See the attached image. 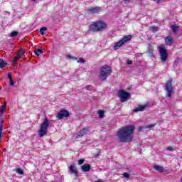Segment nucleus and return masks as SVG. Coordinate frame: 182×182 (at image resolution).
Instances as JSON below:
<instances>
[{
  "instance_id": "nucleus-7",
  "label": "nucleus",
  "mask_w": 182,
  "mask_h": 182,
  "mask_svg": "<svg viewBox=\"0 0 182 182\" xmlns=\"http://www.w3.org/2000/svg\"><path fill=\"white\" fill-rule=\"evenodd\" d=\"M165 90L166 92V97H171L173 92H174V87H173V80H169L165 83Z\"/></svg>"
},
{
  "instance_id": "nucleus-8",
  "label": "nucleus",
  "mask_w": 182,
  "mask_h": 182,
  "mask_svg": "<svg viewBox=\"0 0 182 182\" xmlns=\"http://www.w3.org/2000/svg\"><path fill=\"white\" fill-rule=\"evenodd\" d=\"M118 96L122 102V103H124V102H126V100H127V99H130V97H132V96L130 95V93L121 90L118 92Z\"/></svg>"
},
{
  "instance_id": "nucleus-43",
  "label": "nucleus",
  "mask_w": 182,
  "mask_h": 182,
  "mask_svg": "<svg viewBox=\"0 0 182 182\" xmlns=\"http://www.w3.org/2000/svg\"><path fill=\"white\" fill-rule=\"evenodd\" d=\"M95 182H103V181L98 180V181H95Z\"/></svg>"
},
{
  "instance_id": "nucleus-13",
  "label": "nucleus",
  "mask_w": 182,
  "mask_h": 182,
  "mask_svg": "<svg viewBox=\"0 0 182 182\" xmlns=\"http://www.w3.org/2000/svg\"><path fill=\"white\" fill-rule=\"evenodd\" d=\"M173 42H174V40L171 36H168L165 38V43L168 46H171V45H173Z\"/></svg>"
},
{
  "instance_id": "nucleus-3",
  "label": "nucleus",
  "mask_w": 182,
  "mask_h": 182,
  "mask_svg": "<svg viewBox=\"0 0 182 182\" xmlns=\"http://www.w3.org/2000/svg\"><path fill=\"white\" fill-rule=\"evenodd\" d=\"M112 68L109 65H105L100 68V79L105 82L110 75H112Z\"/></svg>"
},
{
  "instance_id": "nucleus-23",
  "label": "nucleus",
  "mask_w": 182,
  "mask_h": 182,
  "mask_svg": "<svg viewBox=\"0 0 182 182\" xmlns=\"http://www.w3.org/2000/svg\"><path fill=\"white\" fill-rule=\"evenodd\" d=\"M45 31H48L47 27H42L40 28V33H41V35H45Z\"/></svg>"
},
{
  "instance_id": "nucleus-14",
  "label": "nucleus",
  "mask_w": 182,
  "mask_h": 182,
  "mask_svg": "<svg viewBox=\"0 0 182 182\" xmlns=\"http://www.w3.org/2000/svg\"><path fill=\"white\" fill-rule=\"evenodd\" d=\"M147 107V104H145L144 105H138L136 109L133 110L134 113H137V112H143L146 109V107Z\"/></svg>"
},
{
  "instance_id": "nucleus-39",
  "label": "nucleus",
  "mask_w": 182,
  "mask_h": 182,
  "mask_svg": "<svg viewBox=\"0 0 182 182\" xmlns=\"http://www.w3.org/2000/svg\"><path fill=\"white\" fill-rule=\"evenodd\" d=\"M14 60L16 62L17 60H19V58L15 55Z\"/></svg>"
},
{
  "instance_id": "nucleus-22",
  "label": "nucleus",
  "mask_w": 182,
  "mask_h": 182,
  "mask_svg": "<svg viewBox=\"0 0 182 182\" xmlns=\"http://www.w3.org/2000/svg\"><path fill=\"white\" fill-rule=\"evenodd\" d=\"M97 114H98L100 119H102V117H103V116H105V111L100 109L97 111Z\"/></svg>"
},
{
  "instance_id": "nucleus-24",
  "label": "nucleus",
  "mask_w": 182,
  "mask_h": 182,
  "mask_svg": "<svg viewBox=\"0 0 182 182\" xmlns=\"http://www.w3.org/2000/svg\"><path fill=\"white\" fill-rule=\"evenodd\" d=\"M18 31H13L10 33V36L11 38H16V36H18Z\"/></svg>"
},
{
  "instance_id": "nucleus-35",
  "label": "nucleus",
  "mask_w": 182,
  "mask_h": 182,
  "mask_svg": "<svg viewBox=\"0 0 182 182\" xmlns=\"http://www.w3.org/2000/svg\"><path fill=\"white\" fill-rule=\"evenodd\" d=\"M144 129V127H139V132H143Z\"/></svg>"
},
{
  "instance_id": "nucleus-17",
  "label": "nucleus",
  "mask_w": 182,
  "mask_h": 182,
  "mask_svg": "<svg viewBox=\"0 0 182 182\" xmlns=\"http://www.w3.org/2000/svg\"><path fill=\"white\" fill-rule=\"evenodd\" d=\"M153 168L154 170H156V171H159V173H163V171H164V167L161 166L155 165L154 166Z\"/></svg>"
},
{
  "instance_id": "nucleus-5",
  "label": "nucleus",
  "mask_w": 182,
  "mask_h": 182,
  "mask_svg": "<svg viewBox=\"0 0 182 182\" xmlns=\"http://www.w3.org/2000/svg\"><path fill=\"white\" fill-rule=\"evenodd\" d=\"M50 124V123L48 118H45L38 130V136L40 137H43V136H46L48 134V127H49Z\"/></svg>"
},
{
  "instance_id": "nucleus-16",
  "label": "nucleus",
  "mask_w": 182,
  "mask_h": 182,
  "mask_svg": "<svg viewBox=\"0 0 182 182\" xmlns=\"http://www.w3.org/2000/svg\"><path fill=\"white\" fill-rule=\"evenodd\" d=\"M23 55H26L25 51H23V48H19V51L17 53V54L16 55V56L18 59H21V58H22V56H23Z\"/></svg>"
},
{
  "instance_id": "nucleus-12",
  "label": "nucleus",
  "mask_w": 182,
  "mask_h": 182,
  "mask_svg": "<svg viewBox=\"0 0 182 182\" xmlns=\"http://www.w3.org/2000/svg\"><path fill=\"white\" fill-rule=\"evenodd\" d=\"M88 131L89 129L87 128H82L78 132V134H77L76 139H80V137H83V136H85V134H86Z\"/></svg>"
},
{
  "instance_id": "nucleus-32",
  "label": "nucleus",
  "mask_w": 182,
  "mask_h": 182,
  "mask_svg": "<svg viewBox=\"0 0 182 182\" xmlns=\"http://www.w3.org/2000/svg\"><path fill=\"white\" fill-rule=\"evenodd\" d=\"M93 156H94V157H97V156H100V151H97V154H94Z\"/></svg>"
},
{
  "instance_id": "nucleus-44",
  "label": "nucleus",
  "mask_w": 182,
  "mask_h": 182,
  "mask_svg": "<svg viewBox=\"0 0 182 182\" xmlns=\"http://www.w3.org/2000/svg\"><path fill=\"white\" fill-rule=\"evenodd\" d=\"M32 1H36V0H32Z\"/></svg>"
},
{
  "instance_id": "nucleus-29",
  "label": "nucleus",
  "mask_w": 182,
  "mask_h": 182,
  "mask_svg": "<svg viewBox=\"0 0 182 182\" xmlns=\"http://www.w3.org/2000/svg\"><path fill=\"white\" fill-rule=\"evenodd\" d=\"M151 32H156V31H157V27H156V26H152V27H151Z\"/></svg>"
},
{
  "instance_id": "nucleus-18",
  "label": "nucleus",
  "mask_w": 182,
  "mask_h": 182,
  "mask_svg": "<svg viewBox=\"0 0 182 182\" xmlns=\"http://www.w3.org/2000/svg\"><path fill=\"white\" fill-rule=\"evenodd\" d=\"M4 105L0 107V113L1 114H4V113H6V102H4Z\"/></svg>"
},
{
  "instance_id": "nucleus-6",
  "label": "nucleus",
  "mask_w": 182,
  "mask_h": 182,
  "mask_svg": "<svg viewBox=\"0 0 182 182\" xmlns=\"http://www.w3.org/2000/svg\"><path fill=\"white\" fill-rule=\"evenodd\" d=\"M157 49H159L161 61L167 62V59H168V54L167 53V49L166 48V46H164V44L157 46Z\"/></svg>"
},
{
  "instance_id": "nucleus-26",
  "label": "nucleus",
  "mask_w": 182,
  "mask_h": 182,
  "mask_svg": "<svg viewBox=\"0 0 182 182\" xmlns=\"http://www.w3.org/2000/svg\"><path fill=\"white\" fill-rule=\"evenodd\" d=\"M177 26H176V25H173L172 26V31L174 33H176V32H177Z\"/></svg>"
},
{
  "instance_id": "nucleus-40",
  "label": "nucleus",
  "mask_w": 182,
  "mask_h": 182,
  "mask_svg": "<svg viewBox=\"0 0 182 182\" xmlns=\"http://www.w3.org/2000/svg\"><path fill=\"white\" fill-rule=\"evenodd\" d=\"M12 65H14V66H16V61H15V60H13Z\"/></svg>"
},
{
  "instance_id": "nucleus-41",
  "label": "nucleus",
  "mask_w": 182,
  "mask_h": 182,
  "mask_svg": "<svg viewBox=\"0 0 182 182\" xmlns=\"http://www.w3.org/2000/svg\"><path fill=\"white\" fill-rule=\"evenodd\" d=\"M72 60L75 62V61L77 60V58L73 57Z\"/></svg>"
},
{
  "instance_id": "nucleus-1",
  "label": "nucleus",
  "mask_w": 182,
  "mask_h": 182,
  "mask_svg": "<svg viewBox=\"0 0 182 182\" xmlns=\"http://www.w3.org/2000/svg\"><path fill=\"white\" fill-rule=\"evenodd\" d=\"M136 130V127L129 124L119 128L117 132V136L120 143H130L133 141V134Z\"/></svg>"
},
{
  "instance_id": "nucleus-20",
  "label": "nucleus",
  "mask_w": 182,
  "mask_h": 182,
  "mask_svg": "<svg viewBox=\"0 0 182 182\" xmlns=\"http://www.w3.org/2000/svg\"><path fill=\"white\" fill-rule=\"evenodd\" d=\"M16 173L18 174L19 176H23V170H22L21 168H16L15 169Z\"/></svg>"
},
{
  "instance_id": "nucleus-25",
  "label": "nucleus",
  "mask_w": 182,
  "mask_h": 182,
  "mask_svg": "<svg viewBox=\"0 0 182 182\" xmlns=\"http://www.w3.org/2000/svg\"><path fill=\"white\" fill-rule=\"evenodd\" d=\"M122 176L125 178H130V174H129L127 172H124L122 173Z\"/></svg>"
},
{
  "instance_id": "nucleus-2",
  "label": "nucleus",
  "mask_w": 182,
  "mask_h": 182,
  "mask_svg": "<svg viewBox=\"0 0 182 182\" xmlns=\"http://www.w3.org/2000/svg\"><path fill=\"white\" fill-rule=\"evenodd\" d=\"M107 28V23L102 20L92 22L88 27V32H103Z\"/></svg>"
},
{
  "instance_id": "nucleus-42",
  "label": "nucleus",
  "mask_w": 182,
  "mask_h": 182,
  "mask_svg": "<svg viewBox=\"0 0 182 182\" xmlns=\"http://www.w3.org/2000/svg\"><path fill=\"white\" fill-rule=\"evenodd\" d=\"M160 2H164V0H157V3H160Z\"/></svg>"
},
{
  "instance_id": "nucleus-27",
  "label": "nucleus",
  "mask_w": 182,
  "mask_h": 182,
  "mask_svg": "<svg viewBox=\"0 0 182 182\" xmlns=\"http://www.w3.org/2000/svg\"><path fill=\"white\" fill-rule=\"evenodd\" d=\"M155 126H156V124H150V125L144 127V129H153V127H154Z\"/></svg>"
},
{
  "instance_id": "nucleus-10",
  "label": "nucleus",
  "mask_w": 182,
  "mask_h": 182,
  "mask_svg": "<svg viewBox=\"0 0 182 182\" xmlns=\"http://www.w3.org/2000/svg\"><path fill=\"white\" fill-rule=\"evenodd\" d=\"M102 11V8L99 6L95 7H91L89 8L87 11V14H90V15H96V14H99Z\"/></svg>"
},
{
  "instance_id": "nucleus-33",
  "label": "nucleus",
  "mask_w": 182,
  "mask_h": 182,
  "mask_svg": "<svg viewBox=\"0 0 182 182\" xmlns=\"http://www.w3.org/2000/svg\"><path fill=\"white\" fill-rule=\"evenodd\" d=\"M7 77H8V79H9V80H12V75H11V73H9L7 75Z\"/></svg>"
},
{
  "instance_id": "nucleus-37",
  "label": "nucleus",
  "mask_w": 182,
  "mask_h": 182,
  "mask_svg": "<svg viewBox=\"0 0 182 182\" xmlns=\"http://www.w3.org/2000/svg\"><path fill=\"white\" fill-rule=\"evenodd\" d=\"M127 65H132V63H133V61L128 60L127 61Z\"/></svg>"
},
{
  "instance_id": "nucleus-4",
  "label": "nucleus",
  "mask_w": 182,
  "mask_h": 182,
  "mask_svg": "<svg viewBox=\"0 0 182 182\" xmlns=\"http://www.w3.org/2000/svg\"><path fill=\"white\" fill-rule=\"evenodd\" d=\"M132 38H133L132 35H127L124 36L119 41L115 42L113 46L114 50H117V49H120V48H122V46H123L124 43L132 41Z\"/></svg>"
},
{
  "instance_id": "nucleus-36",
  "label": "nucleus",
  "mask_w": 182,
  "mask_h": 182,
  "mask_svg": "<svg viewBox=\"0 0 182 182\" xmlns=\"http://www.w3.org/2000/svg\"><path fill=\"white\" fill-rule=\"evenodd\" d=\"M67 59H73V56H72L71 55H67Z\"/></svg>"
},
{
  "instance_id": "nucleus-30",
  "label": "nucleus",
  "mask_w": 182,
  "mask_h": 182,
  "mask_svg": "<svg viewBox=\"0 0 182 182\" xmlns=\"http://www.w3.org/2000/svg\"><path fill=\"white\" fill-rule=\"evenodd\" d=\"M9 85L10 86H15V82L12 79L9 80Z\"/></svg>"
},
{
  "instance_id": "nucleus-11",
  "label": "nucleus",
  "mask_w": 182,
  "mask_h": 182,
  "mask_svg": "<svg viewBox=\"0 0 182 182\" xmlns=\"http://www.w3.org/2000/svg\"><path fill=\"white\" fill-rule=\"evenodd\" d=\"M69 171L74 174L75 177H77L79 176V171L77 170V168L75 166V164H71L69 168Z\"/></svg>"
},
{
  "instance_id": "nucleus-28",
  "label": "nucleus",
  "mask_w": 182,
  "mask_h": 182,
  "mask_svg": "<svg viewBox=\"0 0 182 182\" xmlns=\"http://www.w3.org/2000/svg\"><path fill=\"white\" fill-rule=\"evenodd\" d=\"M83 163H85V159L78 160V165L79 166H82V164H83Z\"/></svg>"
},
{
  "instance_id": "nucleus-34",
  "label": "nucleus",
  "mask_w": 182,
  "mask_h": 182,
  "mask_svg": "<svg viewBox=\"0 0 182 182\" xmlns=\"http://www.w3.org/2000/svg\"><path fill=\"white\" fill-rule=\"evenodd\" d=\"M167 150H168L169 151H173L174 149H173V147L171 146H168Z\"/></svg>"
},
{
  "instance_id": "nucleus-38",
  "label": "nucleus",
  "mask_w": 182,
  "mask_h": 182,
  "mask_svg": "<svg viewBox=\"0 0 182 182\" xmlns=\"http://www.w3.org/2000/svg\"><path fill=\"white\" fill-rule=\"evenodd\" d=\"M123 1V2H124V4H127V2H130V1H132V0H122Z\"/></svg>"
},
{
  "instance_id": "nucleus-9",
  "label": "nucleus",
  "mask_w": 182,
  "mask_h": 182,
  "mask_svg": "<svg viewBox=\"0 0 182 182\" xmlns=\"http://www.w3.org/2000/svg\"><path fill=\"white\" fill-rule=\"evenodd\" d=\"M69 116H70V114H69L68 110L61 109L57 114L56 118L58 119V120H62V119H63V117H69Z\"/></svg>"
},
{
  "instance_id": "nucleus-19",
  "label": "nucleus",
  "mask_w": 182,
  "mask_h": 182,
  "mask_svg": "<svg viewBox=\"0 0 182 182\" xmlns=\"http://www.w3.org/2000/svg\"><path fill=\"white\" fill-rule=\"evenodd\" d=\"M6 66H8V63L5 60L0 59V69H4Z\"/></svg>"
},
{
  "instance_id": "nucleus-21",
  "label": "nucleus",
  "mask_w": 182,
  "mask_h": 182,
  "mask_svg": "<svg viewBox=\"0 0 182 182\" xmlns=\"http://www.w3.org/2000/svg\"><path fill=\"white\" fill-rule=\"evenodd\" d=\"M39 53H43V50H42L41 48H38L36 50H34V54L36 56H39Z\"/></svg>"
},
{
  "instance_id": "nucleus-31",
  "label": "nucleus",
  "mask_w": 182,
  "mask_h": 182,
  "mask_svg": "<svg viewBox=\"0 0 182 182\" xmlns=\"http://www.w3.org/2000/svg\"><path fill=\"white\" fill-rule=\"evenodd\" d=\"M80 62H81V63H85V59H83V58H80V59L77 60V63H80Z\"/></svg>"
},
{
  "instance_id": "nucleus-15",
  "label": "nucleus",
  "mask_w": 182,
  "mask_h": 182,
  "mask_svg": "<svg viewBox=\"0 0 182 182\" xmlns=\"http://www.w3.org/2000/svg\"><path fill=\"white\" fill-rule=\"evenodd\" d=\"M81 170L84 173L90 171V165H89L88 164H83L82 166H81Z\"/></svg>"
}]
</instances>
